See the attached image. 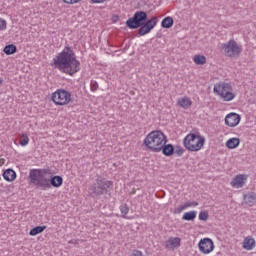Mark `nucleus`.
Listing matches in <instances>:
<instances>
[{
	"label": "nucleus",
	"instance_id": "f3484780",
	"mask_svg": "<svg viewBox=\"0 0 256 256\" xmlns=\"http://www.w3.org/2000/svg\"><path fill=\"white\" fill-rule=\"evenodd\" d=\"M3 178L11 183L17 179V173L13 169H7L3 172Z\"/></svg>",
	"mask_w": 256,
	"mask_h": 256
},
{
	"label": "nucleus",
	"instance_id": "473e14b6",
	"mask_svg": "<svg viewBox=\"0 0 256 256\" xmlns=\"http://www.w3.org/2000/svg\"><path fill=\"white\" fill-rule=\"evenodd\" d=\"M175 153H177V155L179 157H181V155H183L185 153V149H183V147L181 146H178L176 149H175Z\"/></svg>",
	"mask_w": 256,
	"mask_h": 256
},
{
	"label": "nucleus",
	"instance_id": "9b49d317",
	"mask_svg": "<svg viewBox=\"0 0 256 256\" xmlns=\"http://www.w3.org/2000/svg\"><path fill=\"white\" fill-rule=\"evenodd\" d=\"M247 178L248 176L245 174H238L232 179L230 185L234 189H241V187H244L245 183H247Z\"/></svg>",
	"mask_w": 256,
	"mask_h": 256
},
{
	"label": "nucleus",
	"instance_id": "f03ea898",
	"mask_svg": "<svg viewBox=\"0 0 256 256\" xmlns=\"http://www.w3.org/2000/svg\"><path fill=\"white\" fill-rule=\"evenodd\" d=\"M30 183L37 189L47 191L51 187L59 188L63 185V177L51 176V170L49 169H34L29 173Z\"/></svg>",
	"mask_w": 256,
	"mask_h": 256
},
{
	"label": "nucleus",
	"instance_id": "58836bf2",
	"mask_svg": "<svg viewBox=\"0 0 256 256\" xmlns=\"http://www.w3.org/2000/svg\"><path fill=\"white\" fill-rule=\"evenodd\" d=\"M69 243H76V241L75 240H71V241H69Z\"/></svg>",
	"mask_w": 256,
	"mask_h": 256
},
{
	"label": "nucleus",
	"instance_id": "412c9836",
	"mask_svg": "<svg viewBox=\"0 0 256 256\" xmlns=\"http://www.w3.org/2000/svg\"><path fill=\"white\" fill-rule=\"evenodd\" d=\"M197 217V211L185 212L182 216L184 221H194Z\"/></svg>",
	"mask_w": 256,
	"mask_h": 256
},
{
	"label": "nucleus",
	"instance_id": "72a5a7b5",
	"mask_svg": "<svg viewBox=\"0 0 256 256\" xmlns=\"http://www.w3.org/2000/svg\"><path fill=\"white\" fill-rule=\"evenodd\" d=\"M64 3H67L68 5H75V3H79L81 0H63Z\"/></svg>",
	"mask_w": 256,
	"mask_h": 256
},
{
	"label": "nucleus",
	"instance_id": "c756f323",
	"mask_svg": "<svg viewBox=\"0 0 256 256\" xmlns=\"http://www.w3.org/2000/svg\"><path fill=\"white\" fill-rule=\"evenodd\" d=\"M199 219H200V221H207L208 219H209V212H207V211H201L200 213H199Z\"/></svg>",
	"mask_w": 256,
	"mask_h": 256
},
{
	"label": "nucleus",
	"instance_id": "5701e85b",
	"mask_svg": "<svg viewBox=\"0 0 256 256\" xmlns=\"http://www.w3.org/2000/svg\"><path fill=\"white\" fill-rule=\"evenodd\" d=\"M161 26L164 29H171V27H173V18L170 16L164 18L161 22Z\"/></svg>",
	"mask_w": 256,
	"mask_h": 256
},
{
	"label": "nucleus",
	"instance_id": "e433bc0d",
	"mask_svg": "<svg viewBox=\"0 0 256 256\" xmlns=\"http://www.w3.org/2000/svg\"><path fill=\"white\" fill-rule=\"evenodd\" d=\"M3 165H5V159L0 158V167H3Z\"/></svg>",
	"mask_w": 256,
	"mask_h": 256
},
{
	"label": "nucleus",
	"instance_id": "c9c22d12",
	"mask_svg": "<svg viewBox=\"0 0 256 256\" xmlns=\"http://www.w3.org/2000/svg\"><path fill=\"white\" fill-rule=\"evenodd\" d=\"M91 3H94V4H101V3H105V1L107 0H90Z\"/></svg>",
	"mask_w": 256,
	"mask_h": 256
},
{
	"label": "nucleus",
	"instance_id": "cd10ccee",
	"mask_svg": "<svg viewBox=\"0 0 256 256\" xmlns=\"http://www.w3.org/2000/svg\"><path fill=\"white\" fill-rule=\"evenodd\" d=\"M19 144L21 145V147H27V145H29V136H27V134H22Z\"/></svg>",
	"mask_w": 256,
	"mask_h": 256
},
{
	"label": "nucleus",
	"instance_id": "f8f14e48",
	"mask_svg": "<svg viewBox=\"0 0 256 256\" xmlns=\"http://www.w3.org/2000/svg\"><path fill=\"white\" fill-rule=\"evenodd\" d=\"M241 123V116L237 113H229L225 117V125L228 127H237Z\"/></svg>",
	"mask_w": 256,
	"mask_h": 256
},
{
	"label": "nucleus",
	"instance_id": "a211bd4d",
	"mask_svg": "<svg viewBox=\"0 0 256 256\" xmlns=\"http://www.w3.org/2000/svg\"><path fill=\"white\" fill-rule=\"evenodd\" d=\"M177 103L179 107H182V109H189V107L193 105V101H191V98L189 97L179 98Z\"/></svg>",
	"mask_w": 256,
	"mask_h": 256
},
{
	"label": "nucleus",
	"instance_id": "dca6fc26",
	"mask_svg": "<svg viewBox=\"0 0 256 256\" xmlns=\"http://www.w3.org/2000/svg\"><path fill=\"white\" fill-rule=\"evenodd\" d=\"M241 145V139L237 137L230 138L226 141L225 146L227 149H237Z\"/></svg>",
	"mask_w": 256,
	"mask_h": 256
},
{
	"label": "nucleus",
	"instance_id": "6ab92c4d",
	"mask_svg": "<svg viewBox=\"0 0 256 256\" xmlns=\"http://www.w3.org/2000/svg\"><path fill=\"white\" fill-rule=\"evenodd\" d=\"M244 201L250 207H253L256 203V194L255 192H249L248 194L244 195Z\"/></svg>",
	"mask_w": 256,
	"mask_h": 256
},
{
	"label": "nucleus",
	"instance_id": "4468645a",
	"mask_svg": "<svg viewBox=\"0 0 256 256\" xmlns=\"http://www.w3.org/2000/svg\"><path fill=\"white\" fill-rule=\"evenodd\" d=\"M242 247L245 249V251H253V249L256 247L255 239L251 236L244 238Z\"/></svg>",
	"mask_w": 256,
	"mask_h": 256
},
{
	"label": "nucleus",
	"instance_id": "7ed1b4c3",
	"mask_svg": "<svg viewBox=\"0 0 256 256\" xmlns=\"http://www.w3.org/2000/svg\"><path fill=\"white\" fill-rule=\"evenodd\" d=\"M167 144V136L161 130H154L150 132L144 139V145L153 151V153H160L163 145Z\"/></svg>",
	"mask_w": 256,
	"mask_h": 256
},
{
	"label": "nucleus",
	"instance_id": "9d476101",
	"mask_svg": "<svg viewBox=\"0 0 256 256\" xmlns=\"http://www.w3.org/2000/svg\"><path fill=\"white\" fill-rule=\"evenodd\" d=\"M199 251L204 255H209L215 249V244L211 238L201 239L198 243Z\"/></svg>",
	"mask_w": 256,
	"mask_h": 256
},
{
	"label": "nucleus",
	"instance_id": "2f4dec72",
	"mask_svg": "<svg viewBox=\"0 0 256 256\" xmlns=\"http://www.w3.org/2000/svg\"><path fill=\"white\" fill-rule=\"evenodd\" d=\"M7 29V21L0 18V31H5Z\"/></svg>",
	"mask_w": 256,
	"mask_h": 256
},
{
	"label": "nucleus",
	"instance_id": "0eeeda50",
	"mask_svg": "<svg viewBox=\"0 0 256 256\" xmlns=\"http://www.w3.org/2000/svg\"><path fill=\"white\" fill-rule=\"evenodd\" d=\"M55 105H69L73 101L71 92L65 89L56 90L51 97Z\"/></svg>",
	"mask_w": 256,
	"mask_h": 256
},
{
	"label": "nucleus",
	"instance_id": "2eb2a0df",
	"mask_svg": "<svg viewBox=\"0 0 256 256\" xmlns=\"http://www.w3.org/2000/svg\"><path fill=\"white\" fill-rule=\"evenodd\" d=\"M198 205H199V203L196 201H188V202L178 206L177 208H175L174 213H176V214L183 213V211H185V209H189V207H197Z\"/></svg>",
	"mask_w": 256,
	"mask_h": 256
},
{
	"label": "nucleus",
	"instance_id": "f704fd0d",
	"mask_svg": "<svg viewBox=\"0 0 256 256\" xmlns=\"http://www.w3.org/2000/svg\"><path fill=\"white\" fill-rule=\"evenodd\" d=\"M130 256H143V252L134 250Z\"/></svg>",
	"mask_w": 256,
	"mask_h": 256
},
{
	"label": "nucleus",
	"instance_id": "a878e982",
	"mask_svg": "<svg viewBox=\"0 0 256 256\" xmlns=\"http://www.w3.org/2000/svg\"><path fill=\"white\" fill-rule=\"evenodd\" d=\"M4 53L6 55H13V53H17V46L10 44L8 46H5Z\"/></svg>",
	"mask_w": 256,
	"mask_h": 256
},
{
	"label": "nucleus",
	"instance_id": "393cba45",
	"mask_svg": "<svg viewBox=\"0 0 256 256\" xmlns=\"http://www.w3.org/2000/svg\"><path fill=\"white\" fill-rule=\"evenodd\" d=\"M157 23H159V18H157V16H154L150 20H147L144 25L148 26L149 29L152 31V29H155Z\"/></svg>",
	"mask_w": 256,
	"mask_h": 256
},
{
	"label": "nucleus",
	"instance_id": "4be33fe9",
	"mask_svg": "<svg viewBox=\"0 0 256 256\" xmlns=\"http://www.w3.org/2000/svg\"><path fill=\"white\" fill-rule=\"evenodd\" d=\"M45 229H47V226H36L30 230L29 235L35 237L36 235H39V233H43Z\"/></svg>",
	"mask_w": 256,
	"mask_h": 256
},
{
	"label": "nucleus",
	"instance_id": "b1692460",
	"mask_svg": "<svg viewBox=\"0 0 256 256\" xmlns=\"http://www.w3.org/2000/svg\"><path fill=\"white\" fill-rule=\"evenodd\" d=\"M193 61L196 65H205L207 63V58L204 55H195Z\"/></svg>",
	"mask_w": 256,
	"mask_h": 256
},
{
	"label": "nucleus",
	"instance_id": "ddd939ff",
	"mask_svg": "<svg viewBox=\"0 0 256 256\" xmlns=\"http://www.w3.org/2000/svg\"><path fill=\"white\" fill-rule=\"evenodd\" d=\"M165 247L170 251H175V249H179V247H181V238L170 237L168 240L165 241Z\"/></svg>",
	"mask_w": 256,
	"mask_h": 256
},
{
	"label": "nucleus",
	"instance_id": "f257e3e1",
	"mask_svg": "<svg viewBox=\"0 0 256 256\" xmlns=\"http://www.w3.org/2000/svg\"><path fill=\"white\" fill-rule=\"evenodd\" d=\"M53 67L60 73H65L73 77L81 71V62L77 60L75 52L69 46H66L56 57L53 58Z\"/></svg>",
	"mask_w": 256,
	"mask_h": 256
},
{
	"label": "nucleus",
	"instance_id": "423d86ee",
	"mask_svg": "<svg viewBox=\"0 0 256 256\" xmlns=\"http://www.w3.org/2000/svg\"><path fill=\"white\" fill-rule=\"evenodd\" d=\"M214 93L221 97L223 101H233L237 94L233 93V86L227 82H219L214 86Z\"/></svg>",
	"mask_w": 256,
	"mask_h": 256
},
{
	"label": "nucleus",
	"instance_id": "1a4fd4ad",
	"mask_svg": "<svg viewBox=\"0 0 256 256\" xmlns=\"http://www.w3.org/2000/svg\"><path fill=\"white\" fill-rule=\"evenodd\" d=\"M144 21H147V13L137 11L132 18H129L126 21V25L129 29H139V27L143 25Z\"/></svg>",
	"mask_w": 256,
	"mask_h": 256
},
{
	"label": "nucleus",
	"instance_id": "aec40b11",
	"mask_svg": "<svg viewBox=\"0 0 256 256\" xmlns=\"http://www.w3.org/2000/svg\"><path fill=\"white\" fill-rule=\"evenodd\" d=\"M161 151L166 157H171L175 153V148L171 144H164Z\"/></svg>",
	"mask_w": 256,
	"mask_h": 256
},
{
	"label": "nucleus",
	"instance_id": "39448f33",
	"mask_svg": "<svg viewBox=\"0 0 256 256\" xmlns=\"http://www.w3.org/2000/svg\"><path fill=\"white\" fill-rule=\"evenodd\" d=\"M111 187H113L112 181L98 177L96 182L89 186L88 191L92 197H99L100 195H104V193H108Z\"/></svg>",
	"mask_w": 256,
	"mask_h": 256
},
{
	"label": "nucleus",
	"instance_id": "6e6552de",
	"mask_svg": "<svg viewBox=\"0 0 256 256\" xmlns=\"http://www.w3.org/2000/svg\"><path fill=\"white\" fill-rule=\"evenodd\" d=\"M221 49L224 51V55L226 57H239L241 55V52L243 51V48L235 40H230L227 43H224L221 45Z\"/></svg>",
	"mask_w": 256,
	"mask_h": 256
},
{
	"label": "nucleus",
	"instance_id": "bb28decb",
	"mask_svg": "<svg viewBox=\"0 0 256 256\" xmlns=\"http://www.w3.org/2000/svg\"><path fill=\"white\" fill-rule=\"evenodd\" d=\"M147 33H151L150 28L146 24H142L138 31V35H140V37H143V35H147Z\"/></svg>",
	"mask_w": 256,
	"mask_h": 256
},
{
	"label": "nucleus",
	"instance_id": "c85d7f7f",
	"mask_svg": "<svg viewBox=\"0 0 256 256\" xmlns=\"http://www.w3.org/2000/svg\"><path fill=\"white\" fill-rule=\"evenodd\" d=\"M120 211H121L124 219H127V213H129V207H127L126 204H123L120 206Z\"/></svg>",
	"mask_w": 256,
	"mask_h": 256
},
{
	"label": "nucleus",
	"instance_id": "7c9ffc66",
	"mask_svg": "<svg viewBox=\"0 0 256 256\" xmlns=\"http://www.w3.org/2000/svg\"><path fill=\"white\" fill-rule=\"evenodd\" d=\"M90 89L91 91H97V89H99V83H97L95 80H91Z\"/></svg>",
	"mask_w": 256,
	"mask_h": 256
},
{
	"label": "nucleus",
	"instance_id": "20e7f679",
	"mask_svg": "<svg viewBox=\"0 0 256 256\" xmlns=\"http://www.w3.org/2000/svg\"><path fill=\"white\" fill-rule=\"evenodd\" d=\"M183 144L187 151H201L202 147L205 145V137L199 134L190 133L183 139Z\"/></svg>",
	"mask_w": 256,
	"mask_h": 256
},
{
	"label": "nucleus",
	"instance_id": "4c0bfd02",
	"mask_svg": "<svg viewBox=\"0 0 256 256\" xmlns=\"http://www.w3.org/2000/svg\"><path fill=\"white\" fill-rule=\"evenodd\" d=\"M0 85H3V78H0Z\"/></svg>",
	"mask_w": 256,
	"mask_h": 256
}]
</instances>
